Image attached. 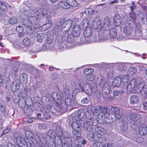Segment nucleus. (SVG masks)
I'll use <instances>...</instances> for the list:
<instances>
[{
    "instance_id": "obj_1",
    "label": "nucleus",
    "mask_w": 147,
    "mask_h": 147,
    "mask_svg": "<svg viewBox=\"0 0 147 147\" xmlns=\"http://www.w3.org/2000/svg\"><path fill=\"white\" fill-rule=\"evenodd\" d=\"M94 122L92 121L91 122L86 121V125L85 126V130L87 133V137L90 141H94L96 140V127L93 125Z\"/></svg>"
},
{
    "instance_id": "obj_2",
    "label": "nucleus",
    "mask_w": 147,
    "mask_h": 147,
    "mask_svg": "<svg viewBox=\"0 0 147 147\" xmlns=\"http://www.w3.org/2000/svg\"><path fill=\"white\" fill-rule=\"evenodd\" d=\"M82 80H78V81L74 82L76 86L78 85L81 90V92H84L88 95H91L92 92H95L97 90L96 86L92 87L91 85L88 83L84 84L83 87H82L81 84L82 83Z\"/></svg>"
},
{
    "instance_id": "obj_3",
    "label": "nucleus",
    "mask_w": 147,
    "mask_h": 147,
    "mask_svg": "<svg viewBox=\"0 0 147 147\" xmlns=\"http://www.w3.org/2000/svg\"><path fill=\"white\" fill-rule=\"evenodd\" d=\"M96 137H95V140L100 142H105L107 140L105 137H102L103 135L107 134V130L101 127H96Z\"/></svg>"
},
{
    "instance_id": "obj_4",
    "label": "nucleus",
    "mask_w": 147,
    "mask_h": 147,
    "mask_svg": "<svg viewBox=\"0 0 147 147\" xmlns=\"http://www.w3.org/2000/svg\"><path fill=\"white\" fill-rule=\"evenodd\" d=\"M136 84V80L134 79L131 80L129 84H124L121 91L122 93L126 92L127 94H130L132 92H135L134 90Z\"/></svg>"
},
{
    "instance_id": "obj_5",
    "label": "nucleus",
    "mask_w": 147,
    "mask_h": 147,
    "mask_svg": "<svg viewBox=\"0 0 147 147\" xmlns=\"http://www.w3.org/2000/svg\"><path fill=\"white\" fill-rule=\"evenodd\" d=\"M47 109L44 110L43 113V117L42 120L43 121H45L47 120L50 119L51 118V114H52V112L50 109L52 108V103L51 100H49L48 103L46 104Z\"/></svg>"
},
{
    "instance_id": "obj_6",
    "label": "nucleus",
    "mask_w": 147,
    "mask_h": 147,
    "mask_svg": "<svg viewBox=\"0 0 147 147\" xmlns=\"http://www.w3.org/2000/svg\"><path fill=\"white\" fill-rule=\"evenodd\" d=\"M109 92L110 87L109 83L107 82H105L102 87V92H98L99 94L97 95V97L100 98L101 97V94L102 93L104 98L106 99L109 96Z\"/></svg>"
},
{
    "instance_id": "obj_7",
    "label": "nucleus",
    "mask_w": 147,
    "mask_h": 147,
    "mask_svg": "<svg viewBox=\"0 0 147 147\" xmlns=\"http://www.w3.org/2000/svg\"><path fill=\"white\" fill-rule=\"evenodd\" d=\"M130 123L131 125H138L140 123L142 118L141 116L137 114L131 113L130 114Z\"/></svg>"
},
{
    "instance_id": "obj_8",
    "label": "nucleus",
    "mask_w": 147,
    "mask_h": 147,
    "mask_svg": "<svg viewBox=\"0 0 147 147\" xmlns=\"http://www.w3.org/2000/svg\"><path fill=\"white\" fill-rule=\"evenodd\" d=\"M22 24L25 26L31 27L33 25H37L38 21L36 17L30 16L29 17L28 20H24Z\"/></svg>"
},
{
    "instance_id": "obj_9",
    "label": "nucleus",
    "mask_w": 147,
    "mask_h": 147,
    "mask_svg": "<svg viewBox=\"0 0 147 147\" xmlns=\"http://www.w3.org/2000/svg\"><path fill=\"white\" fill-rule=\"evenodd\" d=\"M61 32L62 34V40L63 42L72 43L74 41V36H72V34L69 35L67 31H65V32Z\"/></svg>"
},
{
    "instance_id": "obj_10",
    "label": "nucleus",
    "mask_w": 147,
    "mask_h": 147,
    "mask_svg": "<svg viewBox=\"0 0 147 147\" xmlns=\"http://www.w3.org/2000/svg\"><path fill=\"white\" fill-rule=\"evenodd\" d=\"M56 136V134L53 130H49L45 137V141L48 142H51L55 144Z\"/></svg>"
},
{
    "instance_id": "obj_11",
    "label": "nucleus",
    "mask_w": 147,
    "mask_h": 147,
    "mask_svg": "<svg viewBox=\"0 0 147 147\" xmlns=\"http://www.w3.org/2000/svg\"><path fill=\"white\" fill-rule=\"evenodd\" d=\"M117 115L113 113L111 114H109L108 116V117L103 119V121L108 123H110L111 122H113L114 121L117 119H120V121H121L122 117H120V115H119L118 117Z\"/></svg>"
},
{
    "instance_id": "obj_12",
    "label": "nucleus",
    "mask_w": 147,
    "mask_h": 147,
    "mask_svg": "<svg viewBox=\"0 0 147 147\" xmlns=\"http://www.w3.org/2000/svg\"><path fill=\"white\" fill-rule=\"evenodd\" d=\"M145 84V82L144 81L139 82L136 87H134V90L135 91V92H134L139 93L141 92L146 85Z\"/></svg>"
},
{
    "instance_id": "obj_13",
    "label": "nucleus",
    "mask_w": 147,
    "mask_h": 147,
    "mask_svg": "<svg viewBox=\"0 0 147 147\" xmlns=\"http://www.w3.org/2000/svg\"><path fill=\"white\" fill-rule=\"evenodd\" d=\"M34 13L35 15L39 16L40 17H43L48 12L47 10L45 9H39L38 10H35Z\"/></svg>"
},
{
    "instance_id": "obj_14",
    "label": "nucleus",
    "mask_w": 147,
    "mask_h": 147,
    "mask_svg": "<svg viewBox=\"0 0 147 147\" xmlns=\"http://www.w3.org/2000/svg\"><path fill=\"white\" fill-rule=\"evenodd\" d=\"M63 88L62 94L63 96H70L71 94V88L68 85H64L63 86Z\"/></svg>"
},
{
    "instance_id": "obj_15",
    "label": "nucleus",
    "mask_w": 147,
    "mask_h": 147,
    "mask_svg": "<svg viewBox=\"0 0 147 147\" xmlns=\"http://www.w3.org/2000/svg\"><path fill=\"white\" fill-rule=\"evenodd\" d=\"M73 23V21L70 19H69L66 20L65 19L64 28L66 29L65 30H62L61 32H65V31H67L68 32L70 28Z\"/></svg>"
},
{
    "instance_id": "obj_16",
    "label": "nucleus",
    "mask_w": 147,
    "mask_h": 147,
    "mask_svg": "<svg viewBox=\"0 0 147 147\" xmlns=\"http://www.w3.org/2000/svg\"><path fill=\"white\" fill-rule=\"evenodd\" d=\"M86 117L87 119L86 121H89L91 122L92 121H93V122H95L96 120L94 118V113L93 112V111L88 110L86 113Z\"/></svg>"
},
{
    "instance_id": "obj_17",
    "label": "nucleus",
    "mask_w": 147,
    "mask_h": 147,
    "mask_svg": "<svg viewBox=\"0 0 147 147\" xmlns=\"http://www.w3.org/2000/svg\"><path fill=\"white\" fill-rule=\"evenodd\" d=\"M81 29L80 26L78 25H75L74 27L72 32V34L74 37L79 36L80 33Z\"/></svg>"
},
{
    "instance_id": "obj_18",
    "label": "nucleus",
    "mask_w": 147,
    "mask_h": 147,
    "mask_svg": "<svg viewBox=\"0 0 147 147\" xmlns=\"http://www.w3.org/2000/svg\"><path fill=\"white\" fill-rule=\"evenodd\" d=\"M98 109H99L101 112L103 113L104 116L102 115L101 118L102 119H105V118L108 117L109 114V110L107 109L105 107H101L98 106Z\"/></svg>"
},
{
    "instance_id": "obj_19",
    "label": "nucleus",
    "mask_w": 147,
    "mask_h": 147,
    "mask_svg": "<svg viewBox=\"0 0 147 147\" xmlns=\"http://www.w3.org/2000/svg\"><path fill=\"white\" fill-rule=\"evenodd\" d=\"M92 28L89 26L86 28L84 32V35L85 37L88 38L90 37L92 34Z\"/></svg>"
},
{
    "instance_id": "obj_20",
    "label": "nucleus",
    "mask_w": 147,
    "mask_h": 147,
    "mask_svg": "<svg viewBox=\"0 0 147 147\" xmlns=\"http://www.w3.org/2000/svg\"><path fill=\"white\" fill-rule=\"evenodd\" d=\"M123 32L126 35H130L133 32V28L129 25L125 26L123 28Z\"/></svg>"
},
{
    "instance_id": "obj_21",
    "label": "nucleus",
    "mask_w": 147,
    "mask_h": 147,
    "mask_svg": "<svg viewBox=\"0 0 147 147\" xmlns=\"http://www.w3.org/2000/svg\"><path fill=\"white\" fill-rule=\"evenodd\" d=\"M138 131L140 135H145L147 132V128L146 125L145 124L140 125Z\"/></svg>"
},
{
    "instance_id": "obj_22",
    "label": "nucleus",
    "mask_w": 147,
    "mask_h": 147,
    "mask_svg": "<svg viewBox=\"0 0 147 147\" xmlns=\"http://www.w3.org/2000/svg\"><path fill=\"white\" fill-rule=\"evenodd\" d=\"M121 120L122 121L121 122V124L120 126L121 129L122 131H126L128 127L126 118L125 117L124 120L123 119Z\"/></svg>"
},
{
    "instance_id": "obj_23",
    "label": "nucleus",
    "mask_w": 147,
    "mask_h": 147,
    "mask_svg": "<svg viewBox=\"0 0 147 147\" xmlns=\"http://www.w3.org/2000/svg\"><path fill=\"white\" fill-rule=\"evenodd\" d=\"M77 125H76L73 128L74 129H77L78 130H80V127L84 129L86 125V121L85 122L84 121L81 119L77 123Z\"/></svg>"
},
{
    "instance_id": "obj_24",
    "label": "nucleus",
    "mask_w": 147,
    "mask_h": 147,
    "mask_svg": "<svg viewBox=\"0 0 147 147\" xmlns=\"http://www.w3.org/2000/svg\"><path fill=\"white\" fill-rule=\"evenodd\" d=\"M84 12L88 15H92L97 14L98 13V11L95 9L89 8L85 9Z\"/></svg>"
},
{
    "instance_id": "obj_25",
    "label": "nucleus",
    "mask_w": 147,
    "mask_h": 147,
    "mask_svg": "<svg viewBox=\"0 0 147 147\" xmlns=\"http://www.w3.org/2000/svg\"><path fill=\"white\" fill-rule=\"evenodd\" d=\"M20 87L19 83L16 81H14L13 83L11 84V88L12 92H15L18 90Z\"/></svg>"
},
{
    "instance_id": "obj_26",
    "label": "nucleus",
    "mask_w": 147,
    "mask_h": 147,
    "mask_svg": "<svg viewBox=\"0 0 147 147\" xmlns=\"http://www.w3.org/2000/svg\"><path fill=\"white\" fill-rule=\"evenodd\" d=\"M121 22V18L118 14H116L113 18V23L116 26H119Z\"/></svg>"
},
{
    "instance_id": "obj_27",
    "label": "nucleus",
    "mask_w": 147,
    "mask_h": 147,
    "mask_svg": "<svg viewBox=\"0 0 147 147\" xmlns=\"http://www.w3.org/2000/svg\"><path fill=\"white\" fill-rule=\"evenodd\" d=\"M104 27L105 30H107L111 28V23L110 20L108 18H105L103 20Z\"/></svg>"
},
{
    "instance_id": "obj_28",
    "label": "nucleus",
    "mask_w": 147,
    "mask_h": 147,
    "mask_svg": "<svg viewBox=\"0 0 147 147\" xmlns=\"http://www.w3.org/2000/svg\"><path fill=\"white\" fill-rule=\"evenodd\" d=\"M59 5L60 7L65 9L70 8L69 5L68 3L67 0L66 1H61L59 2Z\"/></svg>"
},
{
    "instance_id": "obj_29",
    "label": "nucleus",
    "mask_w": 147,
    "mask_h": 147,
    "mask_svg": "<svg viewBox=\"0 0 147 147\" xmlns=\"http://www.w3.org/2000/svg\"><path fill=\"white\" fill-rule=\"evenodd\" d=\"M55 134L57 135V137H61L63 135V129L59 126H57L55 128Z\"/></svg>"
},
{
    "instance_id": "obj_30",
    "label": "nucleus",
    "mask_w": 147,
    "mask_h": 147,
    "mask_svg": "<svg viewBox=\"0 0 147 147\" xmlns=\"http://www.w3.org/2000/svg\"><path fill=\"white\" fill-rule=\"evenodd\" d=\"M53 24V23L46 22L40 27V29L42 31L45 30L51 27Z\"/></svg>"
},
{
    "instance_id": "obj_31",
    "label": "nucleus",
    "mask_w": 147,
    "mask_h": 147,
    "mask_svg": "<svg viewBox=\"0 0 147 147\" xmlns=\"http://www.w3.org/2000/svg\"><path fill=\"white\" fill-rule=\"evenodd\" d=\"M65 107H64L63 108L66 109L67 107V106H72L73 105V102L72 100L70 98L67 97L65 99Z\"/></svg>"
},
{
    "instance_id": "obj_32",
    "label": "nucleus",
    "mask_w": 147,
    "mask_h": 147,
    "mask_svg": "<svg viewBox=\"0 0 147 147\" xmlns=\"http://www.w3.org/2000/svg\"><path fill=\"white\" fill-rule=\"evenodd\" d=\"M33 108L37 111L42 112L43 110V107L40 104L36 102L34 103Z\"/></svg>"
},
{
    "instance_id": "obj_33",
    "label": "nucleus",
    "mask_w": 147,
    "mask_h": 147,
    "mask_svg": "<svg viewBox=\"0 0 147 147\" xmlns=\"http://www.w3.org/2000/svg\"><path fill=\"white\" fill-rule=\"evenodd\" d=\"M139 98L137 96H133L130 98V103L132 105L137 104L139 102Z\"/></svg>"
},
{
    "instance_id": "obj_34",
    "label": "nucleus",
    "mask_w": 147,
    "mask_h": 147,
    "mask_svg": "<svg viewBox=\"0 0 147 147\" xmlns=\"http://www.w3.org/2000/svg\"><path fill=\"white\" fill-rule=\"evenodd\" d=\"M73 123L72 125V128L76 125H77V123L81 120L80 118L78 116L76 115L73 117L72 118Z\"/></svg>"
},
{
    "instance_id": "obj_35",
    "label": "nucleus",
    "mask_w": 147,
    "mask_h": 147,
    "mask_svg": "<svg viewBox=\"0 0 147 147\" xmlns=\"http://www.w3.org/2000/svg\"><path fill=\"white\" fill-rule=\"evenodd\" d=\"M117 35V31L115 28H111L109 32V35L111 38H115Z\"/></svg>"
},
{
    "instance_id": "obj_36",
    "label": "nucleus",
    "mask_w": 147,
    "mask_h": 147,
    "mask_svg": "<svg viewBox=\"0 0 147 147\" xmlns=\"http://www.w3.org/2000/svg\"><path fill=\"white\" fill-rule=\"evenodd\" d=\"M121 78L119 77H117L114 80L113 84L116 87H119L121 84Z\"/></svg>"
},
{
    "instance_id": "obj_37",
    "label": "nucleus",
    "mask_w": 147,
    "mask_h": 147,
    "mask_svg": "<svg viewBox=\"0 0 147 147\" xmlns=\"http://www.w3.org/2000/svg\"><path fill=\"white\" fill-rule=\"evenodd\" d=\"M8 22L9 24L13 25L16 24L18 22V20L16 18L12 17L8 19Z\"/></svg>"
},
{
    "instance_id": "obj_38",
    "label": "nucleus",
    "mask_w": 147,
    "mask_h": 147,
    "mask_svg": "<svg viewBox=\"0 0 147 147\" xmlns=\"http://www.w3.org/2000/svg\"><path fill=\"white\" fill-rule=\"evenodd\" d=\"M16 142L18 145L24 144V142H26L25 140L21 137L18 136L16 138Z\"/></svg>"
},
{
    "instance_id": "obj_39",
    "label": "nucleus",
    "mask_w": 147,
    "mask_h": 147,
    "mask_svg": "<svg viewBox=\"0 0 147 147\" xmlns=\"http://www.w3.org/2000/svg\"><path fill=\"white\" fill-rule=\"evenodd\" d=\"M65 19H63L58 20L55 24L57 26H59L61 28H64Z\"/></svg>"
},
{
    "instance_id": "obj_40",
    "label": "nucleus",
    "mask_w": 147,
    "mask_h": 147,
    "mask_svg": "<svg viewBox=\"0 0 147 147\" xmlns=\"http://www.w3.org/2000/svg\"><path fill=\"white\" fill-rule=\"evenodd\" d=\"M67 1L70 8L71 7H76L78 5V3L76 0H67Z\"/></svg>"
},
{
    "instance_id": "obj_41",
    "label": "nucleus",
    "mask_w": 147,
    "mask_h": 147,
    "mask_svg": "<svg viewBox=\"0 0 147 147\" xmlns=\"http://www.w3.org/2000/svg\"><path fill=\"white\" fill-rule=\"evenodd\" d=\"M130 77L127 75H123L121 78V81L124 84H128V82L129 81Z\"/></svg>"
},
{
    "instance_id": "obj_42",
    "label": "nucleus",
    "mask_w": 147,
    "mask_h": 147,
    "mask_svg": "<svg viewBox=\"0 0 147 147\" xmlns=\"http://www.w3.org/2000/svg\"><path fill=\"white\" fill-rule=\"evenodd\" d=\"M117 69L120 71H125L127 69V67L125 65L123 64H121L119 65Z\"/></svg>"
},
{
    "instance_id": "obj_43",
    "label": "nucleus",
    "mask_w": 147,
    "mask_h": 147,
    "mask_svg": "<svg viewBox=\"0 0 147 147\" xmlns=\"http://www.w3.org/2000/svg\"><path fill=\"white\" fill-rule=\"evenodd\" d=\"M20 80L26 83L27 81V76L25 73L21 74L20 76Z\"/></svg>"
},
{
    "instance_id": "obj_44",
    "label": "nucleus",
    "mask_w": 147,
    "mask_h": 147,
    "mask_svg": "<svg viewBox=\"0 0 147 147\" xmlns=\"http://www.w3.org/2000/svg\"><path fill=\"white\" fill-rule=\"evenodd\" d=\"M77 130V129H74L72 133L75 137H77L76 140H77L81 137V134L80 131Z\"/></svg>"
},
{
    "instance_id": "obj_45",
    "label": "nucleus",
    "mask_w": 147,
    "mask_h": 147,
    "mask_svg": "<svg viewBox=\"0 0 147 147\" xmlns=\"http://www.w3.org/2000/svg\"><path fill=\"white\" fill-rule=\"evenodd\" d=\"M98 36L100 38V41H104L107 38V36L104 35V33L102 32H100L98 33Z\"/></svg>"
},
{
    "instance_id": "obj_46",
    "label": "nucleus",
    "mask_w": 147,
    "mask_h": 147,
    "mask_svg": "<svg viewBox=\"0 0 147 147\" xmlns=\"http://www.w3.org/2000/svg\"><path fill=\"white\" fill-rule=\"evenodd\" d=\"M61 28L55 24L54 28L52 30V33L53 34L56 35L59 32Z\"/></svg>"
},
{
    "instance_id": "obj_47",
    "label": "nucleus",
    "mask_w": 147,
    "mask_h": 147,
    "mask_svg": "<svg viewBox=\"0 0 147 147\" xmlns=\"http://www.w3.org/2000/svg\"><path fill=\"white\" fill-rule=\"evenodd\" d=\"M111 110L113 112V113L117 115L118 116L119 115H120V111L117 107H113L111 108Z\"/></svg>"
},
{
    "instance_id": "obj_48",
    "label": "nucleus",
    "mask_w": 147,
    "mask_h": 147,
    "mask_svg": "<svg viewBox=\"0 0 147 147\" xmlns=\"http://www.w3.org/2000/svg\"><path fill=\"white\" fill-rule=\"evenodd\" d=\"M71 136L69 132H65L63 134V139L67 143V140L70 138Z\"/></svg>"
},
{
    "instance_id": "obj_49",
    "label": "nucleus",
    "mask_w": 147,
    "mask_h": 147,
    "mask_svg": "<svg viewBox=\"0 0 147 147\" xmlns=\"http://www.w3.org/2000/svg\"><path fill=\"white\" fill-rule=\"evenodd\" d=\"M136 72V68L134 67H130L128 71V73L131 75H133L135 74Z\"/></svg>"
},
{
    "instance_id": "obj_50",
    "label": "nucleus",
    "mask_w": 147,
    "mask_h": 147,
    "mask_svg": "<svg viewBox=\"0 0 147 147\" xmlns=\"http://www.w3.org/2000/svg\"><path fill=\"white\" fill-rule=\"evenodd\" d=\"M94 72V70L92 69H86L84 70V73L87 75H88L92 74Z\"/></svg>"
},
{
    "instance_id": "obj_51",
    "label": "nucleus",
    "mask_w": 147,
    "mask_h": 147,
    "mask_svg": "<svg viewBox=\"0 0 147 147\" xmlns=\"http://www.w3.org/2000/svg\"><path fill=\"white\" fill-rule=\"evenodd\" d=\"M51 96L54 100L57 101L59 99V95L56 92H54L52 93Z\"/></svg>"
},
{
    "instance_id": "obj_52",
    "label": "nucleus",
    "mask_w": 147,
    "mask_h": 147,
    "mask_svg": "<svg viewBox=\"0 0 147 147\" xmlns=\"http://www.w3.org/2000/svg\"><path fill=\"white\" fill-rule=\"evenodd\" d=\"M30 40L28 38L26 37L22 41L23 45L25 46H27L30 44Z\"/></svg>"
},
{
    "instance_id": "obj_53",
    "label": "nucleus",
    "mask_w": 147,
    "mask_h": 147,
    "mask_svg": "<svg viewBox=\"0 0 147 147\" xmlns=\"http://www.w3.org/2000/svg\"><path fill=\"white\" fill-rule=\"evenodd\" d=\"M88 20L87 18H86L83 20L82 21V24L83 27L85 28L88 27L89 24Z\"/></svg>"
},
{
    "instance_id": "obj_54",
    "label": "nucleus",
    "mask_w": 147,
    "mask_h": 147,
    "mask_svg": "<svg viewBox=\"0 0 147 147\" xmlns=\"http://www.w3.org/2000/svg\"><path fill=\"white\" fill-rule=\"evenodd\" d=\"M135 36L136 38L138 39H140L142 38V36L141 30H136L135 32Z\"/></svg>"
},
{
    "instance_id": "obj_55",
    "label": "nucleus",
    "mask_w": 147,
    "mask_h": 147,
    "mask_svg": "<svg viewBox=\"0 0 147 147\" xmlns=\"http://www.w3.org/2000/svg\"><path fill=\"white\" fill-rule=\"evenodd\" d=\"M86 77L87 80L89 81H93L95 78V76L93 73L86 76Z\"/></svg>"
},
{
    "instance_id": "obj_56",
    "label": "nucleus",
    "mask_w": 147,
    "mask_h": 147,
    "mask_svg": "<svg viewBox=\"0 0 147 147\" xmlns=\"http://www.w3.org/2000/svg\"><path fill=\"white\" fill-rule=\"evenodd\" d=\"M24 112L27 115H30L32 113L33 111L31 108L29 107L25 109Z\"/></svg>"
},
{
    "instance_id": "obj_57",
    "label": "nucleus",
    "mask_w": 147,
    "mask_h": 147,
    "mask_svg": "<svg viewBox=\"0 0 147 147\" xmlns=\"http://www.w3.org/2000/svg\"><path fill=\"white\" fill-rule=\"evenodd\" d=\"M44 38V37L43 34L42 33H39L37 35V40L40 42H42Z\"/></svg>"
},
{
    "instance_id": "obj_58",
    "label": "nucleus",
    "mask_w": 147,
    "mask_h": 147,
    "mask_svg": "<svg viewBox=\"0 0 147 147\" xmlns=\"http://www.w3.org/2000/svg\"><path fill=\"white\" fill-rule=\"evenodd\" d=\"M7 5L5 3L3 2L0 1V9L5 11L7 10Z\"/></svg>"
},
{
    "instance_id": "obj_59",
    "label": "nucleus",
    "mask_w": 147,
    "mask_h": 147,
    "mask_svg": "<svg viewBox=\"0 0 147 147\" xmlns=\"http://www.w3.org/2000/svg\"><path fill=\"white\" fill-rule=\"evenodd\" d=\"M76 86L77 87L75 88L74 90L72 92L73 96H75L77 92H80L81 91V90L80 88L79 87V86L78 85Z\"/></svg>"
},
{
    "instance_id": "obj_60",
    "label": "nucleus",
    "mask_w": 147,
    "mask_h": 147,
    "mask_svg": "<svg viewBox=\"0 0 147 147\" xmlns=\"http://www.w3.org/2000/svg\"><path fill=\"white\" fill-rule=\"evenodd\" d=\"M54 40V38L53 36L51 35H50L48 37L47 40V43L48 44H51Z\"/></svg>"
},
{
    "instance_id": "obj_61",
    "label": "nucleus",
    "mask_w": 147,
    "mask_h": 147,
    "mask_svg": "<svg viewBox=\"0 0 147 147\" xmlns=\"http://www.w3.org/2000/svg\"><path fill=\"white\" fill-rule=\"evenodd\" d=\"M92 141H96V142L93 144V147H102L103 145L102 143L103 142H98L97 140Z\"/></svg>"
},
{
    "instance_id": "obj_62",
    "label": "nucleus",
    "mask_w": 147,
    "mask_h": 147,
    "mask_svg": "<svg viewBox=\"0 0 147 147\" xmlns=\"http://www.w3.org/2000/svg\"><path fill=\"white\" fill-rule=\"evenodd\" d=\"M98 106L97 107V108H94V109H91V110L93 111L94 115L96 116H98L99 115L100 112L99 109H98Z\"/></svg>"
},
{
    "instance_id": "obj_63",
    "label": "nucleus",
    "mask_w": 147,
    "mask_h": 147,
    "mask_svg": "<svg viewBox=\"0 0 147 147\" xmlns=\"http://www.w3.org/2000/svg\"><path fill=\"white\" fill-rule=\"evenodd\" d=\"M59 141H57L56 144H54L55 145L56 147H63L62 146V141L61 139H59Z\"/></svg>"
},
{
    "instance_id": "obj_64",
    "label": "nucleus",
    "mask_w": 147,
    "mask_h": 147,
    "mask_svg": "<svg viewBox=\"0 0 147 147\" xmlns=\"http://www.w3.org/2000/svg\"><path fill=\"white\" fill-rule=\"evenodd\" d=\"M129 16L130 18H131L133 21H134L136 18V15L135 13L133 12H131L129 13Z\"/></svg>"
}]
</instances>
